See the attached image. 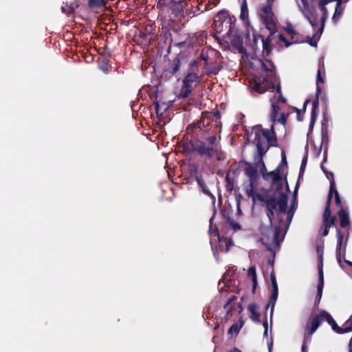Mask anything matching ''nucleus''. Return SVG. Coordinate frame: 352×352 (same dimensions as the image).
Here are the masks:
<instances>
[{"mask_svg":"<svg viewBox=\"0 0 352 352\" xmlns=\"http://www.w3.org/2000/svg\"><path fill=\"white\" fill-rule=\"evenodd\" d=\"M252 135H254L257 151L259 155L260 172L265 180L270 182L276 191L267 199L266 205L267 208V216L269 225L261 226L262 234L261 241L267 246L269 250L278 245V235L284 228H288L291 223L296 208V201L293 198L290 203L289 210L287 209V189H283V181L279 170L276 169L270 173L266 172L265 164L262 156L267 152L270 146L274 145L276 141L273 125L271 129H263L257 125L253 127Z\"/></svg>","mask_w":352,"mask_h":352,"instance_id":"obj_1","label":"nucleus"},{"mask_svg":"<svg viewBox=\"0 0 352 352\" xmlns=\"http://www.w3.org/2000/svg\"><path fill=\"white\" fill-rule=\"evenodd\" d=\"M318 1V5L322 12V16L320 19L321 25L319 26L318 20L317 17L315 16L314 13L308 11L307 7L305 4V0H302V3L304 5V8L300 7V10L302 12L303 15L308 19L309 22L310 23L311 25L313 27V28H316L318 27V32L313 35L311 38L307 37V42L309 43L310 45L316 47L317 45V41L319 40L321 34L323 31L324 28V23L325 19H327L328 16V9L327 8V6L329 5L330 3H333L334 1L336 2V7H335V12L332 17V20L336 23L338 21L339 18L341 16L343 12V8H342L341 4L342 3V0H317Z\"/></svg>","mask_w":352,"mask_h":352,"instance_id":"obj_2","label":"nucleus"},{"mask_svg":"<svg viewBox=\"0 0 352 352\" xmlns=\"http://www.w3.org/2000/svg\"><path fill=\"white\" fill-rule=\"evenodd\" d=\"M262 69L264 72H268L269 80L266 77H258L255 80L252 85V89L260 94H263L267 91L270 88L268 81H272L271 77L274 75V66L270 60H265L261 62Z\"/></svg>","mask_w":352,"mask_h":352,"instance_id":"obj_3","label":"nucleus"},{"mask_svg":"<svg viewBox=\"0 0 352 352\" xmlns=\"http://www.w3.org/2000/svg\"><path fill=\"white\" fill-rule=\"evenodd\" d=\"M324 320L331 325L333 331H336L337 330L338 326L336 322L331 315L324 311H322L319 315L311 314L309 316L305 330L311 331V333H314Z\"/></svg>","mask_w":352,"mask_h":352,"instance_id":"obj_4","label":"nucleus"},{"mask_svg":"<svg viewBox=\"0 0 352 352\" xmlns=\"http://www.w3.org/2000/svg\"><path fill=\"white\" fill-rule=\"evenodd\" d=\"M201 76L196 72H189L182 80V87L179 95V98H186L200 82Z\"/></svg>","mask_w":352,"mask_h":352,"instance_id":"obj_5","label":"nucleus"},{"mask_svg":"<svg viewBox=\"0 0 352 352\" xmlns=\"http://www.w3.org/2000/svg\"><path fill=\"white\" fill-rule=\"evenodd\" d=\"M258 14L270 31H274L276 19L272 12V5L267 3L258 10Z\"/></svg>","mask_w":352,"mask_h":352,"instance_id":"obj_6","label":"nucleus"},{"mask_svg":"<svg viewBox=\"0 0 352 352\" xmlns=\"http://www.w3.org/2000/svg\"><path fill=\"white\" fill-rule=\"evenodd\" d=\"M184 8V0H171L170 14V20L177 21L180 20V17L183 15L182 12Z\"/></svg>","mask_w":352,"mask_h":352,"instance_id":"obj_7","label":"nucleus"},{"mask_svg":"<svg viewBox=\"0 0 352 352\" xmlns=\"http://www.w3.org/2000/svg\"><path fill=\"white\" fill-rule=\"evenodd\" d=\"M197 151L201 155L211 157L215 153H217L219 146H211L206 142H201L197 145Z\"/></svg>","mask_w":352,"mask_h":352,"instance_id":"obj_8","label":"nucleus"},{"mask_svg":"<svg viewBox=\"0 0 352 352\" xmlns=\"http://www.w3.org/2000/svg\"><path fill=\"white\" fill-rule=\"evenodd\" d=\"M245 193L248 197H251L253 203L254 204L256 201H265L263 197L258 193L255 192L254 190V182H250V184L245 188Z\"/></svg>","mask_w":352,"mask_h":352,"instance_id":"obj_9","label":"nucleus"},{"mask_svg":"<svg viewBox=\"0 0 352 352\" xmlns=\"http://www.w3.org/2000/svg\"><path fill=\"white\" fill-rule=\"evenodd\" d=\"M318 283L317 286V295L316 298V303H318L322 298V290L324 287V275L322 265L318 268Z\"/></svg>","mask_w":352,"mask_h":352,"instance_id":"obj_10","label":"nucleus"},{"mask_svg":"<svg viewBox=\"0 0 352 352\" xmlns=\"http://www.w3.org/2000/svg\"><path fill=\"white\" fill-rule=\"evenodd\" d=\"M271 278V282L273 287V293L272 294V297L270 299V303H272V310H271V314H272V311L274 310L277 298H278V285L276 283V277L274 274H271L270 275Z\"/></svg>","mask_w":352,"mask_h":352,"instance_id":"obj_11","label":"nucleus"},{"mask_svg":"<svg viewBox=\"0 0 352 352\" xmlns=\"http://www.w3.org/2000/svg\"><path fill=\"white\" fill-rule=\"evenodd\" d=\"M245 173L249 177L250 182H255L258 177L257 168L252 166L248 165L245 168Z\"/></svg>","mask_w":352,"mask_h":352,"instance_id":"obj_12","label":"nucleus"},{"mask_svg":"<svg viewBox=\"0 0 352 352\" xmlns=\"http://www.w3.org/2000/svg\"><path fill=\"white\" fill-rule=\"evenodd\" d=\"M338 216L340 219L341 227L345 228L349 225V214L346 210L343 209L340 210L338 212Z\"/></svg>","mask_w":352,"mask_h":352,"instance_id":"obj_13","label":"nucleus"},{"mask_svg":"<svg viewBox=\"0 0 352 352\" xmlns=\"http://www.w3.org/2000/svg\"><path fill=\"white\" fill-rule=\"evenodd\" d=\"M352 331V316L350 318L345 322L342 327H338L336 332L338 333H347Z\"/></svg>","mask_w":352,"mask_h":352,"instance_id":"obj_14","label":"nucleus"},{"mask_svg":"<svg viewBox=\"0 0 352 352\" xmlns=\"http://www.w3.org/2000/svg\"><path fill=\"white\" fill-rule=\"evenodd\" d=\"M333 193H334V195H335V201H336V204H340V201L339 193L335 188V183L333 181H332L331 182V185H330V191H329V194L328 196V204L329 203L330 199L332 197Z\"/></svg>","mask_w":352,"mask_h":352,"instance_id":"obj_15","label":"nucleus"},{"mask_svg":"<svg viewBox=\"0 0 352 352\" xmlns=\"http://www.w3.org/2000/svg\"><path fill=\"white\" fill-rule=\"evenodd\" d=\"M248 274L252 278V281L253 283V290H254L257 285V278H256V268L254 266H252L248 269Z\"/></svg>","mask_w":352,"mask_h":352,"instance_id":"obj_16","label":"nucleus"},{"mask_svg":"<svg viewBox=\"0 0 352 352\" xmlns=\"http://www.w3.org/2000/svg\"><path fill=\"white\" fill-rule=\"evenodd\" d=\"M312 335H313V333H311V331H306V333L305 335L303 343L302 345V352H307V345L311 342Z\"/></svg>","mask_w":352,"mask_h":352,"instance_id":"obj_17","label":"nucleus"},{"mask_svg":"<svg viewBox=\"0 0 352 352\" xmlns=\"http://www.w3.org/2000/svg\"><path fill=\"white\" fill-rule=\"evenodd\" d=\"M273 107V113L272 116V119L274 120V122L277 121L278 122H280V124H284L285 122V118L283 114H281L279 118H277V111L275 109V105L272 104Z\"/></svg>","mask_w":352,"mask_h":352,"instance_id":"obj_18","label":"nucleus"},{"mask_svg":"<svg viewBox=\"0 0 352 352\" xmlns=\"http://www.w3.org/2000/svg\"><path fill=\"white\" fill-rule=\"evenodd\" d=\"M249 310L251 313V319L254 321H259V314L257 311L256 306L254 305H251L249 306Z\"/></svg>","mask_w":352,"mask_h":352,"instance_id":"obj_19","label":"nucleus"},{"mask_svg":"<svg viewBox=\"0 0 352 352\" xmlns=\"http://www.w3.org/2000/svg\"><path fill=\"white\" fill-rule=\"evenodd\" d=\"M240 18L243 21H248V6L245 2L241 5Z\"/></svg>","mask_w":352,"mask_h":352,"instance_id":"obj_20","label":"nucleus"},{"mask_svg":"<svg viewBox=\"0 0 352 352\" xmlns=\"http://www.w3.org/2000/svg\"><path fill=\"white\" fill-rule=\"evenodd\" d=\"M197 184H198L199 188L201 189L202 192L204 194L209 195V196L212 195L210 192L209 191V190L207 188L203 179L198 178L197 179Z\"/></svg>","mask_w":352,"mask_h":352,"instance_id":"obj_21","label":"nucleus"},{"mask_svg":"<svg viewBox=\"0 0 352 352\" xmlns=\"http://www.w3.org/2000/svg\"><path fill=\"white\" fill-rule=\"evenodd\" d=\"M155 108L157 114H162L163 111L166 110L168 108V106L165 104H160L158 102H155Z\"/></svg>","mask_w":352,"mask_h":352,"instance_id":"obj_22","label":"nucleus"},{"mask_svg":"<svg viewBox=\"0 0 352 352\" xmlns=\"http://www.w3.org/2000/svg\"><path fill=\"white\" fill-rule=\"evenodd\" d=\"M242 323L241 324H238L237 323L233 324L228 330L229 334H237L240 330V329L242 327Z\"/></svg>","mask_w":352,"mask_h":352,"instance_id":"obj_23","label":"nucleus"},{"mask_svg":"<svg viewBox=\"0 0 352 352\" xmlns=\"http://www.w3.org/2000/svg\"><path fill=\"white\" fill-rule=\"evenodd\" d=\"M331 217V211L329 210V206L328 205L325 209L324 213V223H329L331 219H329Z\"/></svg>","mask_w":352,"mask_h":352,"instance_id":"obj_24","label":"nucleus"},{"mask_svg":"<svg viewBox=\"0 0 352 352\" xmlns=\"http://www.w3.org/2000/svg\"><path fill=\"white\" fill-rule=\"evenodd\" d=\"M216 142H217L216 137L210 136L206 140L205 142H206L208 144H210L211 146H218V144Z\"/></svg>","mask_w":352,"mask_h":352,"instance_id":"obj_25","label":"nucleus"},{"mask_svg":"<svg viewBox=\"0 0 352 352\" xmlns=\"http://www.w3.org/2000/svg\"><path fill=\"white\" fill-rule=\"evenodd\" d=\"M285 31L288 34H291L292 35V38H294V36L293 35L295 34L296 32H295V31H294L292 24L291 23H287V26L285 28Z\"/></svg>","mask_w":352,"mask_h":352,"instance_id":"obj_26","label":"nucleus"},{"mask_svg":"<svg viewBox=\"0 0 352 352\" xmlns=\"http://www.w3.org/2000/svg\"><path fill=\"white\" fill-rule=\"evenodd\" d=\"M333 223H334L333 220H331L329 223H324L325 228L323 230V233H322L323 236H327L328 234V232H329L328 228L333 226Z\"/></svg>","mask_w":352,"mask_h":352,"instance_id":"obj_27","label":"nucleus"},{"mask_svg":"<svg viewBox=\"0 0 352 352\" xmlns=\"http://www.w3.org/2000/svg\"><path fill=\"white\" fill-rule=\"evenodd\" d=\"M89 3L92 7H98L102 5V0H89Z\"/></svg>","mask_w":352,"mask_h":352,"instance_id":"obj_28","label":"nucleus"},{"mask_svg":"<svg viewBox=\"0 0 352 352\" xmlns=\"http://www.w3.org/2000/svg\"><path fill=\"white\" fill-rule=\"evenodd\" d=\"M230 226L234 230H240V226L234 221H230L229 222Z\"/></svg>","mask_w":352,"mask_h":352,"instance_id":"obj_29","label":"nucleus"},{"mask_svg":"<svg viewBox=\"0 0 352 352\" xmlns=\"http://www.w3.org/2000/svg\"><path fill=\"white\" fill-rule=\"evenodd\" d=\"M342 242V236L341 235V233L340 231L338 232V248L337 250H340V247Z\"/></svg>","mask_w":352,"mask_h":352,"instance_id":"obj_30","label":"nucleus"},{"mask_svg":"<svg viewBox=\"0 0 352 352\" xmlns=\"http://www.w3.org/2000/svg\"><path fill=\"white\" fill-rule=\"evenodd\" d=\"M209 124L208 119L207 118H203L199 123L198 126L199 128H201L202 126H205L206 125H208Z\"/></svg>","mask_w":352,"mask_h":352,"instance_id":"obj_31","label":"nucleus"},{"mask_svg":"<svg viewBox=\"0 0 352 352\" xmlns=\"http://www.w3.org/2000/svg\"><path fill=\"white\" fill-rule=\"evenodd\" d=\"M219 71V68L217 67H213L212 69H211L210 70L206 72V74L207 75H210V74H217L218 73V72Z\"/></svg>","mask_w":352,"mask_h":352,"instance_id":"obj_32","label":"nucleus"},{"mask_svg":"<svg viewBox=\"0 0 352 352\" xmlns=\"http://www.w3.org/2000/svg\"><path fill=\"white\" fill-rule=\"evenodd\" d=\"M307 157H304L302 160V163H301V166H300V172L304 170V169L306 166V164H307Z\"/></svg>","mask_w":352,"mask_h":352,"instance_id":"obj_33","label":"nucleus"},{"mask_svg":"<svg viewBox=\"0 0 352 352\" xmlns=\"http://www.w3.org/2000/svg\"><path fill=\"white\" fill-rule=\"evenodd\" d=\"M179 60H177L176 63H175V67L173 69V73H176L179 70Z\"/></svg>","mask_w":352,"mask_h":352,"instance_id":"obj_34","label":"nucleus"},{"mask_svg":"<svg viewBox=\"0 0 352 352\" xmlns=\"http://www.w3.org/2000/svg\"><path fill=\"white\" fill-rule=\"evenodd\" d=\"M317 82H323L324 80L322 78L321 76H320V70H318V74H317Z\"/></svg>","mask_w":352,"mask_h":352,"instance_id":"obj_35","label":"nucleus"},{"mask_svg":"<svg viewBox=\"0 0 352 352\" xmlns=\"http://www.w3.org/2000/svg\"><path fill=\"white\" fill-rule=\"evenodd\" d=\"M277 92H278V94L279 95L278 100V101H281L282 102H284L285 100L283 98V97L281 96L280 93V87H278Z\"/></svg>","mask_w":352,"mask_h":352,"instance_id":"obj_36","label":"nucleus"},{"mask_svg":"<svg viewBox=\"0 0 352 352\" xmlns=\"http://www.w3.org/2000/svg\"><path fill=\"white\" fill-rule=\"evenodd\" d=\"M223 242L225 243V244L227 246V250H228V248H229L230 245H232V242L230 240L227 239H225L223 240Z\"/></svg>","mask_w":352,"mask_h":352,"instance_id":"obj_37","label":"nucleus"},{"mask_svg":"<svg viewBox=\"0 0 352 352\" xmlns=\"http://www.w3.org/2000/svg\"><path fill=\"white\" fill-rule=\"evenodd\" d=\"M279 38L280 41L285 43L286 46H289L290 44L286 41L285 38L283 35H280Z\"/></svg>","mask_w":352,"mask_h":352,"instance_id":"obj_38","label":"nucleus"},{"mask_svg":"<svg viewBox=\"0 0 352 352\" xmlns=\"http://www.w3.org/2000/svg\"><path fill=\"white\" fill-rule=\"evenodd\" d=\"M318 104V99H316V100H315L313 102V104H312V105H313V109H315L316 108H317Z\"/></svg>","mask_w":352,"mask_h":352,"instance_id":"obj_39","label":"nucleus"},{"mask_svg":"<svg viewBox=\"0 0 352 352\" xmlns=\"http://www.w3.org/2000/svg\"><path fill=\"white\" fill-rule=\"evenodd\" d=\"M264 327H265V331H264V335L265 336H267V322L264 323Z\"/></svg>","mask_w":352,"mask_h":352,"instance_id":"obj_40","label":"nucleus"},{"mask_svg":"<svg viewBox=\"0 0 352 352\" xmlns=\"http://www.w3.org/2000/svg\"><path fill=\"white\" fill-rule=\"evenodd\" d=\"M349 346V352H352V338L350 340Z\"/></svg>","mask_w":352,"mask_h":352,"instance_id":"obj_41","label":"nucleus"},{"mask_svg":"<svg viewBox=\"0 0 352 352\" xmlns=\"http://www.w3.org/2000/svg\"><path fill=\"white\" fill-rule=\"evenodd\" d=\"M230 352H242V351L237 348H234L232 350H231Z\"/></svg>","mask_w":352,"mask_h":352,"instance_id":"obj_42","label":"nucleus"},{"mask_svg":"<svg viewBox=\"0 0 352 352\" xmlns=\"http://www.w3.org/2000/svg\"><path fill=\"white\" fill-rule=\"evenodd\" d=\"M223 23H226V25H228L230 23L229 20H224Z\"/></svg>","mask_w":352,"mask_h":352,"instance_id":"obj_43","label":"nucleus"},{"mask_svg":"<svg viewBox=\"0 0 352 352\" xmlns=\"http://www.w3.org/2000/svg\"><path fill=\"white\" fill-rule=\"evenodd\" d=\"M230 302H231V300H229L228 301V302H227V303H226V305H225V308L228 306V304H230Z\"/></svg>","mask_w":352,"mask_h":352,"instance_id":"obj_44","label":"nucleus"},{"mask_svg":"<svg viewBox=\"0 0 352 352\" xmlns=\"http://www.w3.org/2000/svg\"><path fill=\"white\" fill-rule=\"evenodd\" d=\"M346 263H348V265L352 266V262L351 261H346Z\"/></svg>","mask_w":352,"mask_h":352,"instance_id":"obj_45","label":"nucleus"},{"mask_svg":"<svg viewBox=\"0 0 352 352\" xmlns=\"http://www.w3.org/2000/svg\"><path fill=\"white\" fill-rule=\"evenodd\" d=\"M218 22H219V21H218V20H217V19H215V20H214V23H215V25H216V26L217 25Z\"/></svg>","mask_w":352,"mask_h":352,"instance_id":"obj_46","label":"nucleus"},{"mask_svg":"<svg viewBox=\"0 0 352 352\" xmlns=\"http://www.w3.org/2000/svg\"><path fill=\"white\" fill-rule=\"evenodd\" d=\"M268 347H269V351H271V348H272V344L269 345Z\"/></svg>","mask_w":352,"mask_h":352,"instance_id":"obj_47","label":"nucleus"},{"mask_svg":"<svg viewBox=\"0 0 352 352\" xmlns=\"http://www.w3.org/2000/svg\"><path fill=\"white\" fill-rule=\"evenodd\" d=\"M213 219V217H212L210 219V223L211 224L212 223V221Z\"/></svg>","mask_w":352,"mask_h":352,"instance_id":"obj_48","label":"nucleus"}]
</instances>
